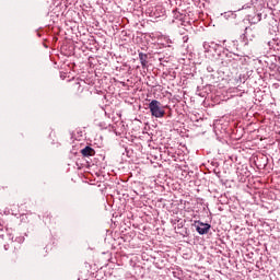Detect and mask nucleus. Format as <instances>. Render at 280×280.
<instances>
[{"instance_id": "obj_1", "label": "nucleus", "mask_w": 280, "mask_h": 280, "mask_svg": "<svg viewBox=\"0 0 280 280\" xmlns=\"http://www.w3.org/2000/svg\"><path fill=\"white\" fill-rule=\"evenodd\" d=\"M149 109L152 117H165V110L161 109V102L156 100L151 101V103L149 104Z\"/></svg>"}, {"instance_id": "obj_2", "label": "nucleus", "mask_w": 280, "mask_h": 280, "mask_svg": "<svg viewBox=\"0 0 280 280\" xmlns=\"http://www.w3.org/2000/svg\"><path fill=\"white\" fill-rule=\"evenodd\" d=\"M195 229L197 233H199V235H207V233H209V231L211 230V224L195 221Z\"/></svg>"}, {"instance_id": "obj_3", "label": "nucleus", "mask_w": 280, "mask_h": 280, "mask_svg": "<svg viewBox=\"0 0 280 280\" xmlns=\"http://www.w3.org/2000/svg\"><path fill=\"white\" fill-rule=\"evenodd\" d=\"M243 36L246 38V40H255V38L259 36V30L255 27L245 28Z\"/></svg>"}, {"instance_id": "obj_4", "label": "nucleus", "mask_w": 280, "mask_h": 280, "mask_svg": "<svg viewBox=\"0 0 280 280\" xmlns=\"http://www.w3.org/2000/svg\"><path fill=\"white\" fill-rule=\"evenodd\" d=\"M139 60L143 69H148V54L139 52Z\"/></svg>"}, {"instance_id": "obj_5", "label": "nucleus", "mask_w": 280, "mask_h": 280, "mask_svg": "<svg viewBox=\"0 0 280 280\" xmlns=\"http://www.w3.org/2000/svg\"><path fill=\"white\" fill-rule=\"evenodd\" d=\"M81 154L83 156H93L95 154V150L91 147H85L81 150Z\"/></svg>"}, {"instance_id": "obj_6", "label": "nucleus", "mask_w": 280, "mask_h": 280, "mask_svg": "<svg viewBox=\"0 0 280 280\" xmlns=\"http://www.w3.org/2000/svg\"><path fill=\"white\" fill-rule=\"evenodd\" d=\"M72 91H74V93H80V91H81L80 82H74L72 84Z\"/></svg>"}, {"instance_id": "obj_7", "label": "nucleus", "mask_w": 280, "mask_h": 280, "mask_svg": "<svg viewBox=\"0 0 280 280\" xmlns=\"http://www.w3.org/2000/svg\"><path fill=\"white\" fill-rule=\"evenodd\" d=\"M256 16L257 18L256 20H254V23H258V21H261V13H258Z\"/></svg>"}, {"instance_id": "obj_8", "label": "nucleus", "mask_w": 280, "mask_h": 280, "mask_svg": "<svg viewBox=\"0 0 280 280\" xmlns=\"http://www.w3.org/2000/svg\"><path fill=\"white\" fill-rule=\"evenodd\" d=\"M259 0H252V5H254V8H257V2H258Z\"/></svg>"}]
</instances>
